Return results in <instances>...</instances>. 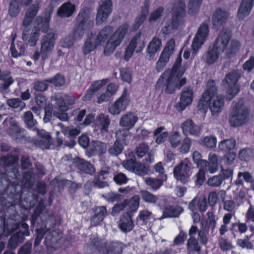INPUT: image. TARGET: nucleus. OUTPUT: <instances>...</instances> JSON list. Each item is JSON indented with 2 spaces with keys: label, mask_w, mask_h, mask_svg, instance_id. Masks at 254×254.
Masks as SVG:
<instances>
[{
  "label": "nucleus",
  "mask_w": 254,
  "mask_h": 254,
  "mask_svg": "<svg viewBox=\"0 0 254 254\" xmlns=\"http://www.w3.org/2000/svg\"><path fill=\"white\" fill-rule=\"evenodd\" d=\"M254 3V0H242L240 5L237 16L239 19H244L251 12Z\"/></svg>",
  "instance_id": "obj_23"
},
{
  "label": "nucleus",
  "mask_w": 254,
  "mask_h": 254,
  "mask_svg": "<svg viewBox=\"0 0 254 254\" xmlns=\"http://www.w3.org/2000/svg\"><path fill=\"white\" fill-rule=\"evenodd\" d=\"M77 24L73 30V38L80 39L85 32L91 29L94 22L90 19L89 10L86 8L81 9L77 16Z\"/></svg>",
  "instance_id": "obj_7"
},
{
  "label": "nucleus",
  "mask_w": 254,
  "mask_h": 254,
  "mask_svg": "<svg viewBox=\"0 0 254 254\" xmlns=\"http://www.w3.org/2000/svg\"><path fill=\"white\" fill-rule=\"evenodd\" d=\"M113 3L111 0H101L97 9L96 20L97 24L106 21L111 14Z\"/></svg>",
  "instance_id": "obj_16"
},
{
  "label": "nucleus",
  "mask_w": 254,
  "mask_h": 254,
  "mask_svg": "<svg viewBox=\"0 0 254 254\" xmlns=\"http://www.w3.org/2000/svg\"><path fill=\"white\" fill-rule=\"evenodd\" d=\"M220 159L218 156L215 153H210L208 155V161H202V167H204L206 171L211 174L216 173L219 169Z\"/></svg>",
  "instance_id": "obj_19"
},
{
  "label": "nucleus",
  "mask_w": 254,
  "mask_h": 254,
  "mask_svg": "<svg viewBox=\"0 0 254 254\" xmlns=\"http://www.w3.org/2000/svg\"><path fill=\"white\" fill-rule=\"evenodd\" d=\"M10 51L13 58H17L25 55L26 49L22 42L14 43L13 41L10 45Z\"/></svg>",
  "instance_id": "obj_27"
},
{
  "label": "nucleus",
  "mask_w": 254,
  "mask_h": 254,
  "mask_svg": "<svg viewBox=\"0 0 254 254\" xmlns=\"http://www.w3.org/2000/svg\"><path fill=\"white\" fill-rule=\"evenodd\" d=\"M56 40L55 32L50 31L45 35L40 41V53L43 61L47 60L54 51Z\"/></svg>",
  "instance_id": "obj_11"
},
{
  "label": "nucleus",
  "mask_w": 254,
  "mask_h": 254,
  "mask_svg": "<svg viewBox=\"0 0 254 254\" xmlns=\"http://www.w3.org/2000/svg\"><path fill=\"white\" fill-rule=\"evenodd\" d=\"M186 3L184 0H174L172 4V17L162 29L168 34L184 25L186 16Z\"/></svg>",
  "instance_id": "obj_3"
},
{
  "label": "nucleus",
  "mask_w": 254,
  "mask_h": 254,
  "mask_svg": "<svg viewBox=\"0 0 254 254\" xmlns=\"http://www.w3.org/2000/svg\"><path fill=\"white\" fill-rule=\"evenodd\" d=\"M231 34L229 32H222L218 36L212 48H209L203 55L202 59L206 64H212L216 63L224 52Z\"/></svg>",
  "instance_id": "obj_4"
},
{
  "label": "nucleus",
  "mask_w": 254,
  "mask_h": 254,
  "mask_svg": "<svg viewBox=\"0 0 254 254\" xmlns=\"http://www.w3.org/2000/svg\"><path fill=\"white\" fill-rule=\"evenodd\" d=\"M33 0H12L9 9V14L12 17L16 16L19 11V4L24 5H29Z\"/></svg>",
  "instance_id": "obj_30"
},
{
  "label": "nucleus",
  "mask_w": 254,
  "mask_h": 254,
  "mask_svg": "<svg viewBox=\"0 0 254 254\" xmlns=\"http://www.w3.org/2000/svg\"><path fill=\"white\" fill-rule=\"evenodd\" d=\"M18 160V158L16 156H4L0 159V165L2 164L3 166H9L17 162Z\"/></svg>",
  "instance_id": "obj_54"
},
{
  "label": "nucleus",
  "mask_w": 254,
  "mask_h": 254,
  "mask_svg": "<svg viewBox=\"0 0 254 254\" xmlns=\"http://www.w3.org/2000/svg\"><path fill=\"white\" fill-rule=\"evenodd\" d=\"M140 194L142 199L146 202L154 203L158 200V197L147 190H141Z\"/></svg>",
  "instance_id": "obj_48"
},
{
  "label": "nucleus",
  "mask_w": 254,
  "mask_h": 254,
  "mask_svg": "<svg viewBox=\"0 0 254 254\" xmlns=\"http://www.w3.org/2000/svg\"><path fill=\"white\" fill-rule=\"evenodd\" d=\"M236 141L233 138L223 140L218 145L219 148L222 150L227 151L233 149L235 146Z\"/></svg>",
  "instance_id": "obj_46"
},
{
  "label": "nucleus",
  "mask_w": 254,
  "mask_h": 254,
  "mask_svg": "<svg viewBox=\"0 0 254 254\" xmlns=\"http://www.w3.org/2000/svg\"><path fill=\"white\" fill-rule=\"evenodd\" d=\"M123 146L122 144L118 141H116L114 145L109 149V152L114 155L120 154L123 151Z\"/></svg>",
  "instance_id": "obj_57"
},
{
  "label": "nucleus",
  "mask_w": 254,
  "mask_h": 254,
  "mask_svg": "<svg viewBox=\"0 0 254 254\" xmlns=\"http://www.w3.org/2000/svg\"><path fill=\"white\" fill-rule=\"evenodd\" d=\"M148 169L143 164L135 161L134 165L132 172L140 176L144 175L147 174Z\"/></svg>",
  "instance_id": "obj_50"
},
{
  "label": "nucleus",
  "mask_w": 254,
  "mask_h": 254,
  "mask_svg": "<svg viewBox=\"0 0 254 254\" xmlns=\"http://www.w3.org/2000/svg\"><path fill=\"white\" fill-rule=\"evenodd\" d=\"M230 17L229 12L224 8H217L212 16V23L215 28L219 30L227 22Z\"/></svg>",
  "instance_id": "obj_17"
},
{
  "label": "nucleus",
  "mask_w": 254,
  "mask_h": 254,
  "mask_svg": "<svg viewBox=\"0 0 254 254\" xmlns=\"http://www.w3.org/2000/svg\"><path fill=\"white\" fill-rule=\"evenodd\" d=\"M207 215L208 217L207 223L204 226L202 225V229L206 232L210 231V233L213 235L216 228L218 218L216 217L213 211H209L207 213Z\"/></svg>",
  "instance_id": "obj_28"
},
{
  "label": "nucleus",
  "mask_w": 254,
  "mask_h": 254,
  "mask_svg": "<svg viewBox=\"0 0 254 254\" xmlns=\"http://www.w3.org/2000/svg\"><path fill=\"white\" fill-rule=\"evenodd\" d=\"M253 156V151L250 148L244 149L239 153V157L242 160L248 161Z\"/></svg>",
  "instance_id": "obj_60"
},
{
  "label": "nucleus",
  "mask_w": 254,
  "mask_h": 254,
  "mask_svg": "<svg viewBox=\"0 0 254 254\" xmlns=\"http://www.w3.org/2000/svg\"><path fill=\"white\" fill-rule=\"evenodd\" d=\"M193 99L192 89L188 87L186 88L183 91L180 97V106L182 110H184L188 105H190Z\"/></svg>",
  "instance_id": "obj_24"
},
{
  "label": "nucleus",
  "mask_w": 254,
  "mask_h": 254,
  "mask_svg": "<svg viewBox=\"0 0 254 254\" xmlns=\"http://www.w3.org/2000/svg\"><path fill=\"white\" fill-rule=\"evenodd\" d=\"M182 63V57L181 55H179L176 60L175 63L173 65V68L171 69L173 73L178 74L182 70L185 72L186 69L184 67L181 66Z\"/></svg>",
  "instance_id": "obj_56"
},
{
  "label": "nucleus",
  "mask_w": 254,
  "mask_h": 254,
  "mask_svg": "<svg viewBox=\"0 0 254 254\" xmlns=\"http://www.w3.org/2000/svg\"><path fill=\"white\" fill-rule=\"evenodd\" d=\"M181 128L183 133L186 135L190 134L197 136L199 135L201 130L200 127L195 125L191 120H188L183 123L181 125Z\"/></svg>",
  "instance_id": "obj_21"
},
{
  "label": "nucleus",
  "mask_w": 254,
  "mask_h": 254,
  "mask_svg": "<svg viewBox=\"0 0 254 254\" xmlns=\"http://www.w3.org/2000/svg\"><path fill=\"white\" fill-rule=\"evenodd\" d=\"M149 147L147 144L141 143L136 149V154L140 158L143 157L148 151Z\"/></svg>",
  "instance_id": "obj_62"
},
{
  "label": "nucleus",
  "mask_w": 254,
  "mask_h": 254,
  "mask_svg": "<svg viewBox=\"0 0 254 254\" xmlns=\"http://www.w3.org/2000/svg\"><path fill=\"white\" fill-rule=\"evenodd\" d=\"M192 163L189 158H185L174 168L175 178L183 184L188 182L191 174Z\"/></svg>",
  "instance_id": "obj_12"
},
{
  "label": "nucleus",
  "mask_w": 254,
  "mask_h": 254,
  "mask_svg": "<svg viewBox=\"0 0 254 254\" xmlns=\"http://www.w3.org/2000/svg\"><path fill=\"white\" fill-rule=\"evenodd\" d=\"M223 209L228 212L235 213L237 209L236 203L232 200H226L223 202Z\"/></svg>",
  "instance_id": "obj_53"
},
{
  "label": "nucleus",
  "mask_w": 254,
  "mask_h": 254,
  "mask_svg": "<svg viewBox=\"0 0 254 254\" xmlns=\"http://www.w3.org/2000/svg\"><path fill=\"white\" fill-rule=\"evenodd\" d=\"M104 196L108 201L110 202L118 201L124 198L123 195L113 192H109Z\"/></svg>",
  "instance_id": "obj_61"
},
{
  "label": "nucleus",
  "mask_w": 254,
  "mask_h": 254,
  "mask_svg": "<svg viewBox=\"0 0 254 254\" xmlns=\"http://www.w3.org/2000/svg\"><path fill=\"white\" fill-rule=\"evenodd\" d=\"M124 201L126 202V207L130 212H134L139 207L140 198L138 195H134L130 199Z\"/></svg>",
  "instance_id": "obj_41"
},
{
  "label": "nucleus",
  "mask_w": 254,
  "mask_h": 254,
  "mask_svg": "<svg viewBox=\"0 0 254 254\" xmlns=\"http://www.w3.org/2000/svg\"><path fill=\"white\" fill-rule=\"evenodd\" d=\"M119 227L124 232L130 231L133 228V221L131 216L127 213L122 216L119 222Z\"/></svg>",
  "instance_id": "obj_29"
},
{
  "label": "nucleus",
  "mask_w": 254,
  "mask_h": 254,
  "mask_svg": "<svg viewBox=\"0 0 254 254\" xmlns=\"http://www.w3.org/2000/svg\"><path fill=\"white\" fill-rule=\"evenodd\" d=\"M138 217L145 224L154 218L152 212L147 209H143L140 211Z\"/></svg>",
  "instance_id": "obj_49"
},
{
  "label": "nucleus",
  "mask_w": 254,
  "mask_h": 254,
  "mask_svg": "<svg viewBox=\"0 0 254 254\" xmlns=\"http://www.w3.org/2000/svg\"><path fill=\"white\" fill-rule=\"evenodd\" d=\"M187 249L188 254H192L200 251L201 247L195 237L189 238L187 241Z\"/></svg>",
  "instance_id": "obj_38"
},
{
  "label": "nucleus",
  "mask_w": 254,
  "mask_h": 254,
  "mask_svg": "<svg viewBox=\"0 0 254 254\" xmlns=\"http://www.w3.org/2000/svg\"><path fill=\"white\" fill-rule=\"evenodd\" d=\"M50 17L47 18L45 20L38 16L35 21V29L31 32L28 30H24L22 35V39L24 42L31 47L35 46L39 39L40 33L39 31L46 32L49 27V21Z\"/></svg>",
  "instance_id": "obj_6"
},
{
  "label": "nucleus",
  "mask_w": 254,
  "mask_h": 254,
  "mask_svg": "<svg viewBox=\"0 0 254 254\" xmlns=\"http://www.w3.org/2000/svg\"><path fill=\"white\" fill-rule=\"evenodd\" d=\"M218 246L223 252L230 251L234 248L231 241L226 237H219L218 240Z\"/></svg>",
  "instance_id": "obj_40"
},
{
  "label": "nucleus",
  "mask_w": 254,
  "mask_h": 254,
  "mask_svg": "<svg viewBox=\"0 0 254 254\" xmlns=\"http://www.w3.org/2000/svg\"><path fill=\"white\" fill-rule=\"evenodd\" d=\"M243 67L245 70L249 72L252 71L254 68V57H251L249 60L246 61Z\"/></svg>",
  "instance_id": "obj_64"
},
{
  "label": "nucleus",
  "mask_w": 254,
  "mask_h": 254,
  "mask_svg": "<svg viewBox=\"0 0 254 254\" xmlns=\"http://www.w3.org/2000/svg\"><path fill=\"white\" fill-rule=\"evenodd\" d=\"M162 46L161 40L154 37L149 43L147 48V57L149 60L154 58L155 54L160 50Z\"/></svg>",
  "instance_id": "obj_26"
},
{
  "label": "nucleus",
  "mask_w": 254,
  "mask_h": 254,
  "mask_svg": "<svg viewBox=\"0 0 254 254\" xmlns=\"http://www.w3.org/2000/svg\"><path fill=\"white\" fill-rule=\"evenodd\" d=\"M167 179L166 175H162L161 178L156 179L151 177H146L144 179L145 183L149 186L151 189L153 190H157L163 185V181Z\"/></svg>",
  "instance_id": "obj_32"
},
{
  "label": "nucleus",
  "mask_w": 254,
  "mask_h": 254,
  "mask_svg": "<svg viewBox=\"0 0 254 254\" xmlns=\"http://www.w3.org/2000/svg\"><path fill=\"white\" fill-rule=\"evenodd\" d=\"M128 26L125 23L121 25L113 34V27L107 26L103 28L97 34L92 33L87 36L82 47L84 55H87L99 46H101L107 40L104 48V53L109 55L113 53L121 45L127 33Z\"/></svg>",
  "instance_id": "obj_1"
},
{
  "label": "nucleus",
  "mask_w": 254,
  "mask_h": 254,
  "mask_svg": "<svg viewBox=\"0 0 254 254\" xmlns=\"http://www.w3.org/2000/svg\"><path fill=\"white\" fill-rule=\"evenodd\" d=\"M23 120L28 128H34L37 124L36 120H34L32 113L27 111L24 113L22 117Z\"/></svg>",
  "instance_id": "obj_45"
},
{
  "label": "nucleus",
  "mask_w": 254,
  "mask_h": 254,
  "mask_svg": "<svg viewBox=\"0 0 254 254\" xmlns=\"http://www.w3.org/2000/svg\"><path fill=\"white\" fill-rule=\"evenodd\" d=\"M76 11V6L70 1L64 2L58 9L57 15L62 18H69Z\"/></svg>",
  "instance_id": "obj_20"
},
{
  "label": "nucleus",
  "mask_w": 254,
  "mask_h": 254,
  "mask_svg": "<svg viewBox=\"0 0 254 254\" xmlns=\"http://www.w3.org/2000/svg\"><path fill=\"white\" fill-rule=\"evenodd\" d=\"M175 47V42L173 39L169 40L166 46L160 54L159 58L156 63L155 70L159 72L162 71L169 62Z\"/></svg>",
  "instance_id": "obj_13"
},
{
  "label": "nucleus",
  "mask_w": 254,
  "mask_h": 254,
  "mask_svg": "<svg viewBox=\"0 0 254 254\" xmlns=\"http://www.w3.org/2000/svg\"><path fill=\"white\" fill-rule=\"evenodd\" d=\"M193 162L196 164L197 168H202V161H205L204 159H202V155L201 153L198 151H193L192 155Z\"/></svg>",
  "instance_id": "obj_59"
},
{
  "label": "nucleus",
  "mask_w": 254,
  "mask_h": 254,
  "mask_svg": "<svg viewBox=\"0 0 254 254\" xmlns=\"http://www.w3.org/2000/svg\"><path fill=\"white\" fill-rule=\"evenodd\" d=\"M248 230V227L246 223L238 221L233 223L230 227L233 235L235 237L236 233L239 232L241 234L245 233Z\"/></svg>",
  "instance_id": "obj_37"
},
{
  "label": "nucleus",
  "mask_w": 254,
  "mask_h": 254,
  "mask_svg": "<svg viewBox=\"0 0 254 254\" xmlns=\"http://www.w3.org/2000/svg\"><path fill=\"white\" fill-rule=\"evenodd\" d=\"M110 124V120L107 115L100 114L96 118L94 127L96 130H99L101 132H107Z\"/></svg>",
  "instance_id": "obj_22"
},
{
  "label": "nucleus",
  "mask_w": 254,
  "mask_h": 254,
  "mask_svg": "<svg viewBox=\"0 0 254 254\" xmlns=\"http://www.w3.org/2000/svg\"><path fill=\"white\" fill-rule=\"evenodd\" d=\"M202 0H190L188 5V13L193 15L196 14L199 10Z\"/></svg>",
  "instance_id": "obj_44"
},
{
  "label": "nucleus",
  "mask_w": 254,
  "mask_h": 254,
  "mask_svg": "<svg viewBox=\"0 0 254 254\" xmlns=\"http://www.w3.org/2000/svg\"><path fill=\"white\" fill-rule=\"evenodd\" d=\"M164 127H158L154 131V135L156 136V142L158 144L163 143L168 135V133L166 131H164Z\"/></svg>",
  "instance_id": "obj_43"
},
{
  "label": "nucleus",
  "mask_w": 254,
  "mask_h": 254,
  "mask_svg": "<svg viewBox=\"0 0 254 254\" xmlns=\"http://www.w3.org/2000/svg\"><path fill=\"white\" fill-rule=\"evenodd\" d=\"M130 103L129 95L126 89H125L121 96L108 107V111L112 115L120 114L125 111Z\"/></svg>",
  "instance_id": "obj_14"
},
{
  "label": "nucleus",
  "mask_w": 254,
  "mask_h": 254,
  "mask_svg": "<svg viewBox=\"0 0 254 254\" xmlns=\"http://www.w3.org/2000/svg\"><path fill=\"white\" fill-rule=\"evenodd\" d=\"M4 122L9 125L8 133L14 139L17 140L24 134L25 130L19 127L13 117L8 116Z\"/></svg>",
  "instance_id": "obj_18"
},
{
  "label": "nucleus",
  "mask_w": 254,
  "mask_h": 254,
  "mask_svg": "<svg viewBox=\"0 0 254 254\" xmlns=\"http://www.w3.org/2000/svg\"><path fill=\"white\" fill-rule=\"evenodd\" d=\"M181 140V135L179 132H175L172 133L169 137V141L172 147L174 148L179 145Z\"/></svg>",
  "instance_id": "obj_52"
},
{
  "label": "nucleus",
  "mask_w": 254,
  "mask_h": 254,
  "mask_svg": "<svg viewBox=\"0 0 254 254\" xmlns=\"http://www.w3.org/2000/svg\"><path fill=\"white\" fill-rule=\"evenodd\" d=\"M233 107L230 117V122L232 126L238 127L246 123L249 117L248 109L244 106L243 99L233 102Z\"/></svg>",
  "instance_id": "obj_8"
},
{
  "label": "nucleus",
  "mask_w": 254,
  "mask_h": 254,
  "mask_svg": "<svg viewBox=\"0 0 254 254\" xmlns=\"http://www.w3.org/2000/svg\"><path fill=\"white\" fill-rule=\"evenodd\" d=\"M54 99L56 102L55 105V109H57L61 112H65L68 110V107L65 104L64 96L60 94H56L54 95Z\"/></svg>",
  "instance_id": "obj_39"
},
{
  "label": "nucleus",
  "mask_w": 254,
  "mask_h": 254,
  "mask_svg": "<svg viewBox=\"0 0 254 254\" xmlns=\"http://www.w3.org/2000/svg\"><path fill=\"white\" fill-rule=\"evenodd\" d=\"M45 82H49L56 86H61L64 84L65 79L64 77L61 74H57L53 77L45 79Z\"/></svg>",
  "instance_id": "obj_47"
},
{
  "label": "nucleus",
  "mask_w": 254,
  "mask_h": 254,
  "mask_svg": "<svg viewBox=\"0 0 254 254\" xmlns=\"http://www.w3.org/2000/svg\"><path fill=\"white\" fill-rule=\"evenodd\" d=\"M114 181L118 185L126 184L128 181V178L126 175L122 173H119L115 175Z\"/></svg>",
  "instance_id": "obj_63"
},
{
  "label": "nucleus",
  "mask_w": 254,
  "mask_h": 254,
  "mask_svg": "<svg viewBox=\"0 0 254 254\" xmlns=\"http://www.w3.org/2000/svg\"><path fill=\"white\" fill-rule=\"evenodd\" d=\"M90 151L94 154L101 155L106 152L107 145L105 143L98 141H93L90 146Z\"/></svg>",
  "instance_id": "obj_36"
},
{
  "label": "nucleus",
  "mask_w": 254,
  "mask_h": 254,
  "mask_svg": "<svg viewBox=\"0 0 254 254\" xmlns=\"http://www.w3.org/2000/svg\"><path fill=\"white\" fill-rule=\"evenodd\" d=\"M216 138L213 136H205L202 140V144L207 148H213L216 146Z\"/></svg>",
  "instance_id": "obj_55"
},
{
  "label": "nucleus",
  "mask_w": 254,
  "mask_h": 254,
  "mask_svg": "<svg viewBox=\"0 0 254 254\" xmlns=\"http://www.w3.org/2000/svg\"><path fill=\"white\" fill-rule=\"evenodd\" d=\"M209 32L208 23L204 22L199 26L191 44L192 54L196 55L206 41Z\"/></svg>",
  "instance_id": "obj_10"
},
{
  "label": "nucleus",
  "mask_w": 254,
  "mask_h": 254,
  "mask_svg": "<svg viewBox=\"0 0 254 254\" xmlns=\"http://www.w3.org/2000/svg\"><path fill=\"white\" fill-rule=\"evenodd\" d=\"M39 9L38 3H35L31 5L26 11L25 16L23 21L24 26H27L32 22L34 17L36 16Z\"/></svg>",
  "instance_id": "obj_31"
},
{
  "label": "nucleus",
  "mask_w": 254,
  "mask_h": 254,
  "mask_svg": "<svg viewBox=\"0 0 254 254\" xmlns=\"http://www.w3.org/2000/svg\"><path fill=\"white\" fill-rule=\"evenodd\" d=\"M241 76L240 70H234L227 74L222 83L226 88V99L231 100L239 92L240 87L237 83Z\"/></svg>",
  "instance_id": "obj_9"
},
{
  "label": "nucleus",
  "mask_w": 254,
  "mask_h": 254,
  "mask_svg": "<svg viewBox=\"0 0 254 254\" xmlns=\"http://www.w3.org/2000/svg\"><path fill=\"white\" fill-rule=\"evenodd\" d=\"M191 139L188 137H186L180 148V151L183 154H186L190 151L191 146Z\"/></svg>",
  "instance_id": "obj_58"
},
{
  "label": "nucleus",
  "mask_w": 254,
  "mask_h": 254,
  "mask_svg": "<svg viewBox=\"0 0 254 254\" xmlns=\"http://www.w3.org/2000/svg\"><path fill=\"white\" fill-rule=\"evenodd\" d=\"M229 41V40L228 41ZM229 43V42H228ZM240 48V42L236 40H233L231 41L230 44L226 46V48L225 49L224 52L227 56L229 55L238 52Z\"/></svg>",
  "instance_id": "obj_42"
},
{
  "label": "nucleus",
  "mask_w": 254,
  "mask_h": 254,
  "mask_svg": "<svg viewBox=\"0 0 254 254\" xmlns=\"http://www.w3.org/2000/svg\"><path fill=\"white\" fill-rule=\"evenodd\" d=\"M149 11V4L147 2H145L141 10L140 14L136 18L133 25V29H137L143 23L146 18Z\"/></svg>",
  "instance_id": "obj_33"
},
{
  "label": "nucleus",
  "mask_w": 254,
  "mask_h": 254,
  "mask_svg": "<svg viewBox=\"0 0 254 254\" xmlns=\"http://www.w3.org/2000/svg\"><path fill=\"white\" fill-rule=\"evenodd\" d=\"M183 211V208L180 206H169L165 208L163 216L166 218L177 217Z\"/></svg>",
  "instance_id": "obj_34"
},
{
  "label": "nucleus",
  "mask_w": 254,
  "mask_h": 254,
  "mask_svg": "<svg viewBox=\"0 0 254 254\" xmlns=\"http://www.w3.org/2000/svg\"><path fill=\"white\" fill-rule=\"evenodd\" d=\"M138 120L137 115L132 112H127L123 115L120 119V125L126 127V129L119 130L116 132L117 135L119 136L122 135L123 136H127L129 133V130L131 129Z\"/></svg>",
  "instance_id": "obj_15"
},
{
  "label": "nucleus",
  "mask_w": 254,
  "mask_h": 254,
  "mask_svg": "<svg viewBox=\"0 0 254 254\" xmlns=\"http://www.w3.org/2000/svg\"><path fill=\"white\" fill-rule=\"evenodd\" d=\"M209 106L212 115H217L222 112L224 101L221 95L217 94V89L212 80H209L206 84V89L199 101L198 105Z\"/></svg>",
  "instance_id": "obj_2"
},
{
  "label": "nucleus",
  "mask_w": 254,
  "mask_h": 254,
  "mask_svg": "<svg viewBox=\"0 0 254 254\" xmlns=\"http://www.w3.org/2000/svg\"><path fill=\"white\" fill-rule=\"evenodd\" d=\"M183 74V70L181 71L178 74H176L173 73L170 69H167L158 79L156 85L158 87H160L163 85L165 87V92L168 94H172L177 89H180L186 84V78H181Z\"/></svg>",
  "instance_id": "obj_5"
},
{
  "label": "nucleus",
  "mask_w": 254,
  "mask_h": 254,
  "mask_svg": "<svg viewBox=\"0 0 254 254\" xmlns=\"http://www.w3.org/2000/svg\"><path fill=\"white\" fill-rule=\"evenodd\" d=\"M129 45L136 53H140L142 51L145 45L144 36L140 33L137 34L132 38Z\"/></svg>",
  "instance_id": "obj_25"
},
{
  "label": "nucleus",
  "mask_w": 254,
  "mask_h": 254,
  "mask_svg": "<svg viewBox=\"0 0 254 254\" xmlns=\"http://www.w3.org/2000/svg\"><path fill=\"white\" fill-rule=\"evenodd\" d=\"M224 181V178L222 175H218L210 178L207 180V184L213 187H219Z\"/></svg>",
  "instance_id": "obj_51"
},
{
  "label": "nucleus",
  "mask_w": 254,
  "mask_h": 254,
  "mask_svg": "<svg viewBox=\"0 0 254 254\" xmlns=\"http://www.w3.org/2000/svg\"><path fill=\"white\" fill-rule=\"evenodd\" d=\"M76 163L78 169L83 173L92 174L95 172L93 165L83 159H78Z\"/></svg>",
  "instance_id": "obj_35"
}]
</instances>
